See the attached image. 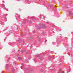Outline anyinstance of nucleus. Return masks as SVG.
<instances>
[{
  "label": "nucleus",
  "instance_id": "nucleus-1",
  "mask_svg": "<svg viewBox=\"0 0 73 73\" xmlns=\"http://www.w3.org/2000/svg\"><path fill=\"white\" fill-rule=\"evenodd\" d=\"M40 56V54H38L36 55V56H37V57H38Z\"/></svg>",
  "mask_w": 73,
  "mask_h": 73
},
{
  "label": "nucleus",
  "instance_id": "nucleus-6",
  "mask_svg": "<svg viewBox=\"0 0 73 73\" xmlns=\"http://www.w3.org/2000/svg\"><path fill=\"white\" fill-rule=\"evenodd\" d=\"M18 59L19 60H21V58H18Z\"/></svg>",
  "mask_w": 73,
  "mask_h": 73
},
{
  "label": "nucleus",
  "instance_id": "nucleus-13",
  "mask_svg": "<svg viewBox=\"0 0 73 73\" xmlns=\"http://www.w3.org/2000/svg\"><path fill=\"white\" fill-rule=\"evenodd\" d=\"M47 24H49V23L48 22H47Z\"/></svg>",
  "mask_w": 73,
  "mask_h": 73
},
{
  "label": "nucleus",
  "instance_id": "nucleus-3",
  "mask_svg": "<svg viewBox=\"0 0 73 73\" xmlns=\"http://www.w3.org/2000/svg\"><path fill=\"white\" fill-rule=\"evenodd\" d=\"M4 9H5V10H6V11H8V9H7V8H5V7H4Z\"/></svg>",
  "mask_w": 73,
  "mask_h": 73
},
{
  "label": "nucleus",
  "instance_id": "nucleus-7",
  "mask_svg": "<svg viewBox=\"0 0 73 73\" xmlns=\"http://www.w3.org/2000/svg\"><path fill=\"white\" fill-rule=\"evenodd\" d=\"M69 72H70V68H69V69L68 70Z\"/></svg>",
  "mask_w": 73,
  "mask_h": 73
},
{
  "label": "nucleus",
  "instance_id": "nucleus-11",
  "mask_svg": "<svg viewBox=\"0 0 73 73\" xmlns=\"http://www.w3.org/2000/svg\"><path fill=\"white\" fill-rule=\"evenodd\" d=\"M21 69H23V67H21Z\"/></svg>",
  "mask_w": 73,
  "mask_h": 73
},
{
  "label": "nucleus",
  "instance_id": "nucleus-15",
  "mask_svg": "<svg viewBox=\"0 0 73 73\" xmlns=\"http://www.w3.org/2000/svg\"><path fill=\"white\" fill-rule=\"evenodd\" d=\"M40 28H38V29H39Z\"/></svg>",
  "mask_w": 73,
  "mask_h": 73
},
{
  "label": "nucleus",
  "instance_id": "nucleus-4",
  "mask_svg": "<svg viewBox=\"0 0 73 73\" xmlns=\"http://www.w3.org/2000/svg\"><path fill=\"white\" fill-rule=\"evenodd\" d=\"M69 13L70 14H71V15H73V13H72V12L71 11H70L69 12Z\"/></svg>",
  "mask_w": 73,
  "mask_h": 73
},
{
  "label": "nucleus",
  "instance_id": "nucleus-9",
  "mask_svg": "<svg viewBox=\"0 0 73 73\" xmlns=\"http://www.w3.org/2000/svg\"><path fill=\"white\" fill-rule=\"evenodd\" d=\"M54 44H55L54 42H52V44H53V45H54Z\"/></svg>",
  "mask_w": 73,
  "mask_h": 73
},
{
  "label": "nucleus",
  "instance_id": "nucleus-16",
  "mask_svg": "<svg viewBox=\"0 0 73 73\" xmlns=\"http://www.w3.org/2000/svg\"><path fill=\"white\" fill-rule=\"evenodd\" d=\"M3 1V2L4 1Z\"/></svg>",
  "mask_w": 73,
  "mask_h": 73
},
{
  "label": "nucleus",
  "instance_id": "nucleus-14",
  "mask_svg": "<svg viewBox=\"0 0 73 73\" xmlns=\"http://www.w3.org/2000/svg\"><path fill=\"white\" fill-rule=\"evenodd\" d=\"M20 0H17V1H20Z\"/></svg>",
  "mask_w": 73,
  "mask_h": 73
},
{
  "label": "nucleus",
  "instance_id": "nucleus-2",
  "mask_svg": "<svg viewBox=\"0 0 73 73\" xmlns=\"http://www.w3.org/2000/svg\"><path fill=\"white\" fill-rule=\"evenodd\" d=\"M14 70V68L13 67L12 68H11V70H12V71Z\"/></svg>",
  "mask_w": 73,
  "mask_h": 73
},
{
  "label": "nucleus",
  "instance_id": "nucleus-5",
  "mask_svg": "<svg viewBox=\"0 0 73 73\" xmlns=\"http://www.w3.org/2000/svg\"><path fill=\"white\" fill-rule=\"evenodd\" d=\"M2 7H5V5L4 4H2Z\"/></svg>",
  "mask_w": 73,
  "mask_h": 73
},
{
  "label": "nucleus",
  "instance_id": "nucleus-12",
  "mask_svg": "<svg viewBox=\"0 0 73 73\" xmlns=\"http://www.w3.org/2000/svg\"><path fill=\"white\" fill-rule=\"evenodd\" d=\"M34 60V61H35V60H36V59H35Z\"/></svg>",
  "mask_w": 73,
  "mask_h": 73
},
{
  "label": "nucleus",
  "instance_id": "nucleus-10",
  "mask_svg": "<svg viewBox=\"0 0 73 73\" xmlns=\"http://www.w3.org/2000/svg\"><path fill=\"white\" fill-rule=\"evenodd\" d=\"M21 64L22 65H23V66H24V64H23V63H21Z\"/></svg>",
  "mask_w": 73,
  "mask_h": 73
},
{
  "label": "nucleus",
  "instance_id": "nucleus-8",
  "mask_svg": "<svg viewBox=\"0 0 73 73\" xmlns=\"http://www.w3.org/2000/svg\"><path fill=\"white\" fill-rule=\"evenodd\" d=\"M31 19H32V20H33V19H34V18H33V17H32L31 18Z\"/></svg>",
  "mask_w": 73,
  "mask_h": 73
}]
</instances>
